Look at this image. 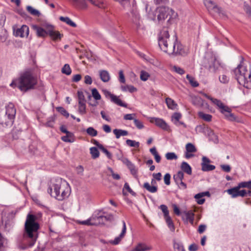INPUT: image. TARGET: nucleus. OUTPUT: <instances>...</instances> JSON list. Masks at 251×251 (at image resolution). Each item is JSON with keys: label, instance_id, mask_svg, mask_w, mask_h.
<instances>
[{"label": "nucleus", "instance_id": "nucleus-1", "mask_svg": "<svg viewBox=\"0 0 251 251\" xmlns=\"http://www.w3.org/2000/svg\"><path fill=\"white\" fill-rule=\"evenodd\" d=\"M37 217L28 213L25 223L24 233L22 236L17 238L18 248L25 250L33 246L37 238V231L40 226L37 221Z\"/></svg>", "mask_w": 251, "mask_h": 251}, {"label": "nucleus", "instance_id": "nucleus-2", "mask_svg": "<svg viewBox=\"0 0 251 251\" xmlns=\"http://www.w3.org/2000/svg\"><path fill=\"white\" fill-rule=\"evenodd\" d=\"M158 45L161 49L169 55H186L188 51L186 48L177 41L176 38L175 41L171 44L170 35L166 28H163L158 36Z\"/></svg>", "mask_w": 251, "mask_h": 251}, {"label": "nucleus", "instance_id": "nucleus-3", "mask_svg": "<svg viewBox=\"0 0 251 251\" xmlns=\"http://www.w3.org/2000/svg\"><path fill=\"white\" fill-rule=\"evenodd\" d=\"M48 192L58 201H62L70 195L71 188L65 180L57 178L50 185Z\"/></svg>", "mask_w": 251, "mask_h": 251}, {"label": "nucleus", "instance_id": "nucleus-4", "mask_svg": "<svg viewBox=\"0 0 251 251\" xmlns=\"http://www.w3.org/2000/svg\"><path fill=\"white\" fill-rule=\"evenodd\" d=\"M37 84V78L33 76L31 71H27L21 75L17 79L10 84L12 87H17L21 91L26 92L33 89Z\"/></svg>", "mask_w": 251, "mask_h": 251}, {"label": "nucleus", "instance_id": "nucleus-5", "mask_svg": "<svg viewBox=\"0 0 251 251\" xmlns=\"http://www.w3.org/2000/svg\"><path fill=\"white\" fill-rule=\"evenodd\" d=\"M242 60L243 58H242ZM235 78L238 82L247 89L251 88V69L242 60L240 64L234 70Z\"/></svg>", "mask_w": 251, "mask_h": 251}, {"label": "nucleus", "instance_id": "nucleus-6", "mask_svg": "<svg viewBox=\"0 0 251 251\" xmlns=\"http://www.w3.org/2000/svg\"><path fill=\"white\" fill-rule=\"evenodd\" d=\"M32 29L36 31L38 37H45L47 35H49L53 40H60L62 37V35L58 31L53 30V26L51 25L49 26L47 30H45L42 27L36 25H32Z\"/></svg>", "mask_w": 251, "mask_h": 251}, {"label": "nucleus", "instance_id": "nucleus-7", "mask_svg": "<svg viewBox=\"0 0 251 251\" xmlns=\"http://www.w3.org/2000/svg\"><path fill=\"white\" fill-rule=\"evenodd\" d=\"M204 96L219 108L220 111L225 115L227 120L230 121H236V118L233 114L231 113V109L229 107L224 105L219 100L213 98L207 94H204Z\"/></svg>", "mask_w": 251, "mask_h": 251}, {"label": "nucleus", "instance_id": "nucleus-8", "mask_svg": "<svg viewBox=\"0 0 251 251\" xmlns=\"http://www.w3.org/2000/svg\"><path fill=\"white\" fill-rule=\"evenodd\" d=\"M203 66L212 73H216L221 68V64L216 56L211 53H207L203 60Z\"/></svg>", "mask_w": 251, "mask_h": 251}, {"label": "nucleus", "instance_id": "nucleus-9", "mask_svg": "<svg viewBox=\"0 0 251 251\" xmlns=\"http://www.w3.org/2000/svg\"><path fill=\"white\" fill-rule=\"evenodd\" d=\"M103 93L105 97L107 99H110L112 102L120 106L127 107V104H126L125 102H123L122 100L119 99V97L114 95V94H112L110 92L107 90H103Z\"/></svg>", "mask_w": 251, "mask_h": 251}, {"label": "nucleus", "instance_id": "nucleus-10", "mask_svg": "<svg viewBox=\"0 0 251 251\" xmlns=\"http://www.w3.org/2000/svg\"><path fill=\"white\" fill-rule=\"evenodd\" d=\"M173 12L172 9L168 7L162 6L156 9L157 13V19L158 21L164 20L170 15V12Z\"/></svg>", "mask_w": 251, "mask_h": 251}, {"label": "nucleus", "instance_id": "nucleus-11", "mask_svg": "<svg viewBox=\"0 0 251 251\" xmlns=\"http://www.w3.org/2000/svg\"><path fill=\"white\" fill-rule=\"evenodd\" d=\"M150 122L154 123L156 126L166 131L170 130V127L162 119L155 117H150Z\"/></svg>", "mask_w": 251, "mask_h": 251}, {"label": "nucleus", "instance_id": "nucleus-12", "mask_svg": "<svg viewBox=\"0 0 251 251\" xmlns=\"http://www.w3.org/2000/svg\"><path fill=\"white\" fill-rule=\"evenodd\" d=\"M14 120L2 111H0V124L3 126H11Z\"/></svg>", "mask_w": 251, "mask_h": 251}, {"label": "nucleus", "instance_id": "nucleus-13", "mask_svg": "<svg viewBox=\"0 0 251 251\" xmlns=\"http://www.w3.org/2000/svg\"><path fill=\"white\" fill-rule=\"evenodd\" d=\"M183 178L184 173L181 171H178L176 174L174 175L173 176L175 181L178 185L179 187L185 189L187 188V185L182 181Z\"/></svg>", "mask_w": 251, "mask_h": 251}, {"label": "nucleus", "instance_id": "nucleus-14", "mask_svg": "<svg viewBox=\"0 0 251 251\" xmlns=\"http://www.w3.org/2000/svg\"><path fill=\"white\" fill-rule=\"evenodd\" d=\"M4 112L14 120L16 110L14 105L12 103L10 102L5 106V111Z\"/></svg>", "mask_w": 251, "mask_h": 251}, {"label": "nucleus", "instance_id": "nucleus-15", "mask_svg": "<svg viewBox=\"0 0 251 251\" xmlns=\"http://www.w3.org/2000/svg\"><path fill=\"white\" fill-rule=\"evenodd\" d=\"M15 36L24 37L27 36L29 34V28L26 25H23L20 28L15 31Z\"/></svg>", "mask_w": 251, "mask_h": 251}, {"label": "nucleus", "instance_id": "nucleus-16", "mask_svg": "<svg viewBox=\"0 0 251 251\" xmlns=\"http://www.w3.org/2000/svg\"><path fill=\"white\" fill-rule=\"evenodd\" d=\"M122 224L123 227L121 233H120L119 236L116 237L114 240L111 242V243L113 245L118 244L121 241L122 239L123 238L125 235L126 231V224L124 221H122Z\"/></svg>", "mask_w": 251, "mask_h": 251}, {"label": "nucleus", "instance_id": "nucleus-17", "mask_svg": "<svg viewBox=\"0 0 251 251\" xmlns=\"http://www.w3.org/2000/svg\"><path fill=\"white\" fill-rule=\"evenodd\" d=\"M203 3L209 12L216 11L218 9L217 4L213 0H203Z\"/></svg>", "mask_w": 251, "mask_h": 251}, {"label": "nucleus", "instance_id": "nucleus-18", "mask_svg": "<svg viewBox=\"0 0 251 251\" xmlns=\"http://www.w3.org/2000/svg\"><path fill=\"white\" fill-rule=\"evenodd\" d=\"M99 75L100 79L104 82H107L110 79V75L106 70H100Z\"/></svg>", "mask_w": 251, "mask_h": 251}, {"label": "nucleus", "instance_id": "nucleus-19", "mask_svg": "<svg viewBox=\"0 0 251 251\" xmlns=\"http://www.w3.org/2000/svg\"><path fill=\"white\" fill-rule=\"evenodd\" d=\"M128 169L130 170L131 174L134 176L135 177H137V170L136 169L135 166L131 162H130L128 159H126L124 162Z\"/></svg>", "mask_w": 251, "mask_h": 251}, {"label": "nucleus", "instance_id": "nucleus-20", "mask_svg": "<svg viewBox=\"0 0 251 251\" xmlns=\"http://www.w3.org/2000/svg\"><path fill=\"white\" fill-rule=\"evenodd\" d=\"M151 247L145 244L139 243L131 251H148L151 250Z\"/></svg>", "mask_w": 251, "mask_h": 251}, {"label": "nucleus", "instance_id": "nucleus-21", "mask_svg": "<svg viewBox=\"0 0 251 251\" xmlns=\"http://www.w3.org/2000/svg\"><path fill=\"white\" fill-rule=\"evenodd\" d=\"M240 188L238 186H236L234 187L228 189L227 190V193L231 196L232 198H235L239 197V191Z\"/></svg>", "mask_w": 251, "mask_h": 251}, {"label": "nucleus", "instance_id": "nucleus-22", "mask_svg": "<svg viewBox=\"0 0 251 251\" xmlns=\"http://www.w3.org/2000/svg\"><path fill=\"white\" fill-rule=\"evenodd\" d=\"M180 168L181 171L186 173L187 174L189 175L192 174V171L191 167L188 163L184 161L182 162L180 166Z\"/></svg>", "mask_w": 251, "mask_h": 251}, {"label": "nucleus", "instance_id": "nucleus-23", "mask_svg": "<svg viewBox=\"0 0 251 251\" xmlns=\"http://www.w3.org/2000/svg\"><path fill=\"white\" fill-rule=\"evenodd\" d=\"M96 220L95 216L93 215L91 218L85 220V221H79L77 223L80 225L92 226V225H97L98 223L92 222L93 220Z\"/></svg>", "mask_w": 251, "mask_h": 251}, {"label": "nucleus", "instance_id": "nucleus-24", "mask_svg": "<svg viewBox=\"0 0 251 251\" xmlns=\"http://www.w3.org/2000/svg\"><path fill=\"white\" fill-rule=\"evenodd\" d=\"M73 4L77 7L85 8L87 7L86 0H70Z\"/></svg>", "mask_w": 251, "mask_h": 251}, {"label": "nucleus", "instance_id": "nucleus-25", "mask_svg": "<svg viewBox=\"0 0 251 251\" xmlns=\"http://www.w3.org/2000/svg\"><path fill=\"white\" fill-rule=\"evenodd\" d=\"M165 102L168 108L170 109L175 110L177 106V103L170 98H167Z\"/></svg>", "mask_w": 251, "mask_h": 251}, {"label": "nucleus", "instance_id": "nucleus-26", "mask_svg": "<svg viewBox=\"0 0 251 251\" xmlns=\"http://www.w3.org/2000/svg\"><path fill=\"white\" fill-rule=\"evenodd\" d=\"M61 140L65 142L73 143L75 141L74 134L69 132L65 136H62Z\"/></svg>", "mask_w": 251, "mask_h": 251}, {"label": "nucleus", "instance_id": "nucleus-27", "mask_svg": "<svg viewBox=\"0 0 251 251\" xmlns=\"http://www.w3.org/2000/svg\"><path fill=\"white\" fill-rule=\"evenodd\" d=\"M88 1L100 8H104L106 7V4L103 0H88Z\"/></svg>", "mask_w": 251, "mask_h": 251}, {"label": "nucleus", "instance_id": "nucleus-28", "mask_svg": "<svg viewBox=\"0 0 251 251\" xmlns=\"http://www.w3.org/2000/svg\"><path fill=\"white\" fill-rule=\"evenodd\" d=\"M186 216V220L191 224H193L194 220V213L192 210L184 211L182 212Z\"/></svg>", "mask_w": 251, "mask_h": 251}, {"label": "nucleus", "instance_id": "nucleus-29", "mask_svg": "<svg viewBox=\"0 0 251 251\" xmlns=\"http://www.w3.org/2000/svg\"><path fill=\"white\" fill-rule=\"evenodd\" d=\"M117 139H119L121 136H125L128 135V131L126 130L119 129H115L113 131Z\"/></svg>", "mask_w": 251, "mask_h": 251}, {"label": "nucleus", "instance_id": "nucleus-30", "mask_svg": "<svg viewBox=\"0 0 251 251\" xmlns=\"http://www.w3.org/2000/svg\"><path fill=\"white\" fill-rule=\"evenodd\" d=\"M143 187L149 192L154 193L157 192V187L155 185L151 186L149 182H145L144 184Z\"/></svg>", "mask_w": 251, "mask_h": 251}, {"label": "nucleus", "instance_id": "nucleus-31", "mask_svg": "<svg viewBox=\"0 0 251 251\" xmlns=\"http://www.w3.org/2000/svg\"><path fill=\"white\" fill-rule=\"evenodd\" d=\"M193 104L197 106H201L203 105V100L200 97L194 96L192 98Z\"/></svg>", "mask_w": 251, "mask_h": 251}, {"label": "nucleus", "instance_id": "nucleus-32", "mask_svg": "<svg viewBox=\"0 0 251 251\" xmlns=\"http://www.w3.org/2000/svg\"><path fill=\"white\" fill-rule=\"evenodd\" d=\"M59 20L72 27H75L76 26V25L68 17L61 16L59 17Z\"/></svg>", "mask_w": 251, "mask_h": 251}, {"label": "nucleus", "instance_id": "nucleus-33", "mask_svg": "<svg viewBox=\"0 0 251 251\" xmlns=\"http://www.w3.org/2000/svg\"><path fill=\"white\" fill-rule=\"evenodd\" d=\"M26 10L31 15L33 16L39 17L41 15V13L39 12V11L34 9L31 6H27Z\"/></svg>", "mask_w": 251, "mask_h": 251}, {"label": "nucleus", "instance_id": "nucleus-34", "mask_svg": "<svg viewBox=\"0 0 251 251\" xmlns=\"http://www.w3.org/2000/svg\"><path fill=\"white\" fill-rule=\"evenodd\" d=\"M199 116L206 122H210L212 120V116L210 114H205L202 112H199L198 113Z\"/></svg>", "mask_w": 251, "mask_h": 251}, {"label": "nucleus", "instance_id": "nucleus-35", "mask_svg": "<svg viewBox=\"0 0 251 251\" xmlns=\"http://www.w3.org/2000/svg\"><path fill=\"white\" fill-rule=\"evenodd\" d=\"M164 218L165 219V221L167 224V226L169 227V228H170V229L171 230V231L174 232L175 231V226H174L173 222L171 218L170 217V216H169L166 217H165Z\"/></svg>", "mask_w": 251, "mask_h": 251}, {"label": "nucleus", "instance_id": "nucleus-36", "mask_svg": "<svg viewBox=\"0 0 251 251\" xmlns=\"http://www.w3.org/2000/svg\"><path fill=\"white\" fill-rule=\"evenodd\" d=\"M126 144L130 147L138 148L140 146V143L139 142L130 139H127L126 140Z\"/></svg>", "mask_w": 251, "mask_h": 251}, {"label": "nucleus", "instance_id": "nucleus-37", "mask_svg": "<svg viewBox=\"0 0 251 251\" xmlns=\"http://www.w3.org/2000/svg\"><path fill=\"white\" fill-rule=\"evenodd\" d=\"M121 88L123 91H128L130 93H132L137 91L136 88L132 85L121 86Z\"/></svg>", "mask_w": 251, "mask_h": 251}, {"label": "nucleus", "instance_id": "nucleus-38", "mask_svg": "<svg viewBox=\"0 0 251 251\" xmlns=\"http://www.w3.org/2000/svg\"><path fill=\"white\" fill-rule=\"evenodd\" d=\"M240 188H246L251 190V180L248 181H242L239 183L237 185Z\"/></svg>", "mask_w": 251, "mask_h": 251}, {"label": "nucleus", "instance_id": "nucleus-39", "mask_svg": "<svg viewBox=\"0 0 251 251\" xmlns=\"http://www.w3.org/2000/svg\"><path fill=\"white\" fill-rule=\"evenodd\" d=\"M181 118V114L178 112H175L172 116V121L174 124L178 123L179 120Z\"/></svg>", "mask_w": 251, "mask_h": 251}, {"label": "nucleus", "instance_id": "nucleus-40", "mask_svg": "<svg viewBox=\"0 0 251 251\" xmlns=\"http://www.w3.org/2000/svg\"><path fill=\"white\" fill-rule=\"evenodd\" d=\"M90 151L93 159H96L99 157L100 152L96 147H91L90 149Z\"/></svg>", "mask_w": 251, "mask_h": 251}, {"label": "nucleus", "instance_id": "nucleus-41", "mask_svg": "<svg viewBox=\"0 0 251 251\" xmlns=\"http://www.w3.org/2000/svg\"><path fill=\"white\" fill-rule=\"evenodd\" d=\"M55 120V116L54 115L49 117L47 119V122L45 124L46 126L50 127H52L54 126Z\"/></svg>", "mask_w": 251, "mask_h": 251}, {"label": "nucleus", "instance_id": "nucleus-42", "mask_svg": "<svg viewBox=\"0 0 251 251\" xmlns=\"http://www.w3.org/2000/svg\"><path fill=\"white\" fill-rule=\"evenodd\" d=\"M61 72L63 74L66 75H70L72 73V70L68 64H66L64 65L61 69Z\"/></svg>", "mask_w": 251, "mask_h": 251}, {"label": "nucleus", "instance_id": "nucleus-43", "mask_svg": "<svg viewBox=\"0 0 251 251\" xmlns=\"http://www.w3.org/2000/svg\"><path fill=\"white\" fill-rule=\"evenodd\" d=\"M203 197V195L201 193L195 195L194 197L199 204H202L204 202L205 199Z\"/></svg>", "mask_w": 251, "mask_h": 251}, {"label": "nucleus", "instance_id": "nucleus-44", "mask_svg": "<svg viewBox=\"0 0 251 251\" xmlns=\"http://www.w3.org/2000/svg\"><path fill=\"white\" fill-rule=\"evenodd\" d=\"M186 151L190 152H196L197 151V149L195 146L191 143H189L186 145Z\"/></svg>", "mask_w": 251, "mask_h": 251}, {"label": "nucleus", "instance_id": "nucleus-45", "mask_svg": "<svg viewBox=\"0 0 251 251\" xmlns=\"http://www.w3.org/2000/svg\"><path fill=\"white\" fill-rule=\"evenodd\" d=\"M97 147L99 148V149H100L105 154V155L107 156V157L109 159H111L112 157V154L108 151L102 145H97Z\"/></svg>", "mask_w": 251, "mask_h": 251}, {"label": "nucleus", "instance_id": "nucleus-46", "mask_svg": "<svg viewBox=\"0 0 251 251\" xmlns=\"http://www.w3.org/2000/svg\"><path fill=\"white\" fill-rule=\"evenodd\" d=\"M186 78L189 81L191 85L194 87H196L199 86L198 82L196 81L195 78L189 75H186Z\"/></svg>", "mask_w": 251, "mask_h": 251}, {"label": "nucleus", "instance_id": "nucleus-47", "mask_svg": "<svg viewBox=\"0 0 251 251\" xmlns=\"http://www.w3.org/2000/svg\"><path fill=\"white\" fill-rule=\"evenodd\" d=\"M215 169V166L213 165L205 164L201 166V170L204 172H208L214 170Z\"/></svg>", "mask_w": 251, "mask_h": 251}, {"label": "nucleus", "instance_id": "nucleus-48", "mask_svg": "<svg viewBox=\"0 0 251 251\" xmlns=\"http://www.w3.org/2000/svg\"><path fill=\"white\" fill-rule=\"evenodd\" d=\"M100 212H99V213L98 214V215H95L96 220L98 221V225L100 224V220L104 219L105 221H108L110 219V216H104L102 215H101L100 214Z\"/></svg>", "mask_w": 251, "mask_h": 251}, {"label": "nucleus", "instance_id": "nucleus-49", "mask_svg": "<svg viewBox=\"0 0 251 251\" xmlns=\"http://www.w3.org/2000/svg\"><path fill=\"white\" fill-rule=\"evenodd\" d=\"M174 248L175 251H184V249L181 243L175 241L174 242Z\"/></svg>", "mask_w": 251, "mask_h": 251}, {"label": "nucleus", "instance_id": "nucleus-50", "mask_svg": "<svg viewBox=\"0 0 251 251\" xmlns=\"http://www.w3.org/2000/svg\"><path fill=\"white\" fill-rule=\"evenodd\" d=\"M86 132L89 135L92 137L96 136L98 134V131L93 127H89L87 128L86 129Z\"/></svg>", "mask_w": 251, "mask_h": 251}, {"label": "nucleus", "instance_id": "nucleus-51", "mask_svg": "<svg viewBox=\"0 0 251 251\" xmlns=\"http://www.w3.org/2000/svg\"><path fill=\"white\" fill-rule=\"evenodd\" d=\"M78 111L82 115L86 113L85 102H78Z\"/></svg>", "mask_w": 251, "mask_h": 251}, {"label": "nucleus", "instance_id": "nucleus-52", "mask_svg": "<svg viewBox=\"0 0 251 251\" xmlns=\"http://www.w3.org/2000/svg\"><path fill=\"white\" fill-rule=\"evenodd\" d=\"M106 28L112 33L115 34V31L117 30L116 26L113 23L110 22L109 24H108Z\"/></svg>", "mask_w": 251, "mask_h": 251}, {"label": "nucleus", "instance_id": "nucleus-53", "mask_svg": "<svg viewBox=\"0 0 251 251\" xmlns=\"http://www.w3.org/2000/svg\"><path fill=\"white\" fill-rule=\"evenodd\" d=\"M150 76V74L145 71H142L140 73V79L143 81L147 80Z\"/></svg>", "mask_w": 251, "mask_h": 251}, {"label": "nucleus", "instance_id": "nucleus-54", "mask_svg": "<svg viewBox=\"0 0 251 251\" xmlns=\"http://www.w3.org/2000/svg\"><path fill=\"white\" fill-rule=\"evenodd\" d=\"M165 157L167 160H171L176 159L177 158V155L174 152H167L165 154Z\"/></svg>", "mask_w": 251, "mask_h": 251}, {"label": "nucleus", "instance_id": "nucleus-55", "mask_svg": "<svg viewBox=\"0 0 251 251\" xmlns=\"http://www.w3.org/2000/svg\"><path fill=\"white\" fill-rule=\"evenodd\" d=\"M92 94L93 98L96 100H100L101 99V96L97 89L94 88L92 90Z\"/></svg>", "mask_w": 251, "mask_h": 251}, {"label": "nucleus", "instance_id": "nucleus-56", "mask_svg": "<svg viewBox=\"0 0 251 251\" xmlns=\"http://www.w3.org/2000/svg\"><path fill=\"white\" fill-rule=\"evenodd\" d=\"M160 208L164 214V218L169 216V210H168V207L166 205L162 204L160 206Z\"/></svg>", "mask_w": 251, "mask_h": 251}, {"label": "nucleus", "instance_id": "nucleus-57", "mask_svg": "<svg viewBox=\"0 0 251 251\" xmlns=\"http://www.w3.org/2000/svg\"><path fill=\"white\" fill-rule=\"evenodd\" d=\"M57 111L60 113L63 116L68 117L69 116V113L62 107H56Z\"/></svg>", "mask_w": 251, "mask_h": 251}, {"label": "nucleus", "instance_id": "nucleus-58", "mask_svg": "<svg viewBox=\"0 0 251 251\" xmlns=\"http://www.w3.org/2000/svg\"><path fill=\"white\" fill-rule=\"evenodd\" d=\"M134 123L136 126V127L139 129H141L144 128V126L142 122L139 121V120L135 119H134Z\"/></svg>", "mask_w": 251, "mask_h": 251}, {"label": "nucleus", "instance_id": "nucleus-59", "mask_svg": "<svg viewBox=\"0 0 251 251\" xmlns=\"http://www.w3.org/2000/svg\"><path fill=\"white\" fill-rule=\"evenodd\" d=\"M77 96L78 99V102H85V97L83 95V93L82 91H77Z\"/></svg>", "mask_w": 251, "mask_h": 251}, {"label": "nucleus", "instance_id": "nucleus-60", "mask_svg": "<svg viewBox=\"0 0 251 251\" xmlns=\"http://www.w3.org/2000/svg\"><path fill=\"white\" fill-rule=\"evenodd\" d=\"M173 69L175 72L181 75L185 73V71L183 69L176 66H174L173 67Z\"/></svg>", "mask_w": 251, "mask_h": 251}, {"label": "nucleus", "instance_id": "nucleus-61", "mask_svg": "<svg viewBox=\"0 0 251 251\" xmlns=\"http://www.w3.org/2000/svg\"><path fill=\"white\" fill-rule=\"evenodd\" d=\"M135 114H127L124 116V119L125 120H133L135 119L134 117L135 116Z\"/></svg>", "mask_w": 251, "mask_h": 251}, {"label": "nucleus", "instance_id": "nucleus-62", "mask_svg": "<svg viewBox=\"0 0 251 251\" xmlns=\"http://www.w3.org/2000/svg\"><path fill=\"white\" fill-rule=\"evenodd\" d=\"M7 240L0 234V250L2 249L6 243Z\"/></svg>", "mask_w": 251, "mask_h": 251}, {"label": "nucleus", "instance_id": "nucleus-63", "mask_svg": "<svg viewBox=\"0 0 251 251\" xmlns=\"http://www.w3.org/2000/svg\"><path fill=\"white\" fill-rule=\"evenodd\" d=\"M219 79L220 81L223 83H227L229 80L228 77L225 75L220 76Z\"/></svg>", "mask_w": 251, "mask_h": 251}, {"label": "nucleus", "instance_id": "nucleus-64", "mask_svg": "<svg viewBox=\"0 0 251 251\" xmlns=\"http://www.w3.org/2000/svg\"><path fill=\"white\" fill-rule=\"evenodd\" d=\"M170 178L171 175L169 173H167L165 175L164 177V183L167 185H169L170 184Z\"/></svg>", "mask_w": 251, "mask_h": 251}]
</instances>
